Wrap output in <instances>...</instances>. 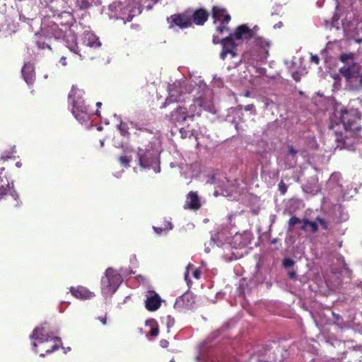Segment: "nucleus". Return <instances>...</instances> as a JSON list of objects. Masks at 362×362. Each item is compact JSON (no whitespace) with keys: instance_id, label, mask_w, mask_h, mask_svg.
<instances>
[{"instance_id":"39","label":"nucleus","mask_w":362,"mask_h":362,"mask_svg":"<svg viewBox=\"0 0 362 362\" xmlns=\"http://www.w3.org/2000/svg\"><path fill=\"white\" fill-rule=\"evenodd\" d=\"M10 194L14 198V199L16 201V206H18L19 205V202L18 201V194L17 193V192L16 191V189L13 188V186H12L11 188H10Z\"/></svg>"},{"instance_id":"21","label":"nucleus","mask_w":362,"mask_h":362,"mask_svg":"<svg viewBox=\"0 0 362 362\" xmlns=\"http://www.w3.org/2000/svg\"><path fill=\"white\" fill-rule=\"evenodd\" d=\"M201 207V202L197 192H190L185 202V208L197 210Z\"/></svg>"},{"instance_id":"45","label":"nucleus","mask_w":362,"mask_h":362,"mask_svg":"<svg viewBox=\"0 0 362 362\" xmlns=\"http://www.w3.org/2000/svg\"><path fill=\"white\" fill-rule=\"evenodd\" d=\"M168 344H169V342H168V341H167L166 339H161V340L160 341V346H161V347H163V348H166V347H168Z\"/></svg>"},{"instance_id":"7","label":"nucleus","mask_w":362,"mask_h":362,"mask_svg":"<svg viewBox=\"0 0 362 362\" xmlns=\"http://www.w3.org/2000/svg\"><path fill=\"white\" fill-rule=\"evenodd\" d=\"M74 94L75 92L71 90L68 96L69 100H71V112L78 121L83 123L90 119L88 107L86 105L84 100L81 98H78L76 100L74 98L71 99L74 96Z\"/></svg>"},{"instance_id":"35","label":"nucleus","mask_w":362,"mask_h":362,"mask_svg":"<svg viewBox=\"0 0 362 362\" xmlns=\"http://www.w3.org/2000/svg\"><path fill=\"white\" fill-rule=\"evenodd\" d=\"M231 19V17L230 15H226L224 16V19L222 20V22L220 23V25L221 26V28H223V30L225 31H229L230 29L228 27V23L230 22Z\"/></svg>"},{"instance_id":"11","label":"nucleus","mask_w":362,"mask_h":362,"mask_svg":"<svg viewBox=\"0 0 362 362\" xmlns=\"http://www.w3.org/2000/svg\"><path fill=\"white\" fill-rule=\"evenodd\" d=\"M122 12V14L119 19L122 20L124 23H126L132 21L134 17L141 14L142 8L136 4H129L125 1Z\"/></svg>"},{"instance_id":"26","label":"nucleus","mask_w":362,"mask_h":362,"mask_svg":"<svg viewBox=\"0 0 362 362\" xmlns=\"http://www.w3.org/2000/svg\"><path fill=\"white\" fill-rule=\"evenodd\" d=\"M45 329L44 327H36L30 338L31 339L37 340L39 343H43L49 341V337L45 334Z\"/></svg>"},{"instance_id":"3","label":"nucleus","mask_w":362,"mask_h":362,"mask_svg":"<svg viewBox=\"0 0 362 362\" xmlns=\"http://www.w3.org/2000/svg\"><path fill=\"white\" fill-rule=\"evenodd\" d=\"M64 16L71 19L70 13L64 12L58 15L57 21H54L49 18H45L42 21L40 30L35 33V44L38 49H47L51 51L50 41L52 39L64 38L67 31L71 32L70 22L67 21L66 23H63L60 21Z\"/></svg>"},{"instance_id":"42","label":"nucleus","mask_w":362,"mask_h":362,"mask_svg":"<svg viewBox=\"0 0 362 362\" xmlns=\"http://www.w3.org/2000/svg\"><path fill=\"white\" fill-rule=\"evenodd\" d=\"M279 189L281 194H284L286 192L287 187L283 181H281L279 184Z\"/></svg>"},{"instance_id":"24","label":"nucleus","mask_w":362,"mask_h":362,"mask_svg":"<svg viewBox=\"0 0 362 362\" xmlns=\"http://www.w3.org/2000/svg\"><path fill=\"white\" fill-rule=\"evenodd\" d=\"M83 42L88 47L97 48L101 46L99 38L93 33L85 32L83 37Z\"/></svg>"},{"instance_id":"2","label":"nucleus","mask_w":362,"mask_h":362,"mask_svg":"<svg viewBox=\"0 0 362 362\" xmlns=\"http://www.w3.org/2000/svg\"><path fill=\"white\" fill-rule=\"evenodd\" d=\"M203 110L215 113V107L213 103L205 98L199 97L193 100V103L189 107L177 105L165 119L175 126L188 127L189 122H193L196 117H200Z\"/></svg>"},{"instance_id":"49","label":"nucleus","mask_w":362,"mask_h":362,"mask_svg":"<svg viewBox=\"0 0 362 362\" xmlns=\"http://www.w3.org/2000/svg\"><path fill=\"white\" fill-rule=\"evenodd\" d=\"M201 276V272L198 269H196L193 272V276L195 278V279H199Z\"/></svg>"},{"instance_id":"51","label":"nucleus","mask_w":362,"mask_h":362,"mask_svg":"<svg viewBox=\"0 0 362 362\" xmlns=\"http://www.w3.org/2000/svg\"><path fill=\"white\" fill-rule=\"evenodd\" d=\"M311 61L313 62L315 64H318L320 59L317 56L315 55L311 57Z\"/></svg>"},{"instance_id":"22","label":"nucleus","mask_w":362,"mask_h":362,"mask_svg":"<svg viewBox=\"0 0 362 362\" xmlns=\"http://www.w3.org/2000/svg\"><path fill=\"white\" fill-rule=\"evenodd\" d=\"M294 259L286 255L284 256L281 261V268L284 269L288 275L290 280H294Z\"/></svg>"},{"instance_id":"64","label":"nucleus","mask_w":362,"mask_h":362,"mask_svg":"<svg viewBox=\"0 0 362 362\" xmlns=\"http://www.w3.org/2000/svg\"><path fill=\"white\" fill-rule=\"evenodd\" d=\"M262 362H279V361L263 360Z\"/></svg>"},{"instance_id":"50","label":"nucleus","mask_w":362,"mask_h":362,"mask_svg":"<svg viewBox=\"0 0 362 362\" xmlns=\"http://www.w3.org/2000/svg\"><path fill=\"white\" fill-rule=\"evenodd\" d=\"M255 108V106L253 104H249V105H247L245 107V111H251L253 109Z\"/></svg>"},{"instance_id":"4","label":"nucleus","mask_w":362,"mask_h":362,"mask_svg":"<svg viewBox=\"0 0 362 362\" xmlns=\"http://www.w3.org/2000/svg\"><path fill=\"white\" fill-rule=\"evenodd\" d=\"M148 141V144L144 148H138L136 156L139 165L142 168H152L155 173H160L159 151L156 148L154 142L149 139Z\"/></svg>"},{"instance_id":"19","label":"nucleus","mask_w":362,"mask_h":362,"mask_svg":"<svg viewBox=\"0 0 362 362\" xmlns=\"http://www.w3.org/2000/svg\"><path fill=\"white\" fill-rule=\"evenodd\" d=\"M254 38L255 45L259 47V59L261 60L266 59L269 55V48L271 45L270 42L262 37H255Z\"/></svg>"},{"instance_id":"56","label":"nucleus","mask_w":362,"mask_h":362,"mask_svg":"<svg viewBox=\"0 0 362 362\" xmlns=\"http://www.w3.org/2000/svg\"><path fill=\"white\" fill-rule=\"evenodd\" d=\"M99 320L103 324V325H106L107 323V318H106V316H105L104 317H98Z\"/></svg>"},{"instance_id":"23","label":"nucleus","mask_w":362,"mask_h":362,"mask_svg":"<svg viewBox=\"0 0 362 362\" xmlns=\"http://www.w3.org/2000/svg\"><path fill=\"white\" fill-rule=\"evenodd\" d=\"M70 291L74 297L79 299H90L94 296L93 293L83 286H78L77 288L71 287Z\"/></svg>"},{"instance_id":"9","label":"nucleus","mask_w":362,"mask_h":362,"mask_svg":"<svg viewBox=\"0 0 362 362\" xmlns=\"http://www.w3.org/2000/svg\"><path fill=\"white\" fill-rule=\"evenodd\" d=\"M167 21L170 24V28H172L173 25L181 29L189 28L192 25L190 14H188L187 11L183 13L172 15L167 18Z\"/></svg>"},{"instance_id":"34","label":"nucleus","mask_w":362,"mask_h":362,"mask_svg":"<svg viewBox=\"0 0 362 362\" xmlns=\"http://www.w3.org/2000/svg\"><path fill=\"white\" fill-rule=\"evenodd\" d=\"M339 60L344 64H350V62L354 61V54L352 52L343 53L340 55Z\"/></svg>"},{"instance_id":"18","label":"nucleus","mask_w":362,"mask_h":362,"mask_svg":"<svg viewBox=\"0 0 362 362\" xmlns=\"http://www.w3.org/2000/svg\"><path fill=\"white\" fill-rule=\"evenodd\" d=\"M22 76L28 85L33 84L35 79V69L33 64L25 62L21 69Z\"/></svg>"},{"instance_id":"29","label":"nucleus","mask_w":362,"mask_h":362,"mask_svg":"<svg viewBox=\"0 0 362 362\" xmlns=\"http://www.w3.org/2000/svg\"><path fill=\"white\" fill-rule=\"evenodd\" d=\"M65 42L66 47L70 49V51L81 56L76 42V35L74 33H71L70 35L67 36Z\"/></svg>"},{"instance_id":"48","label":"nucleus","mask_w":362,"mask_h":362,"mask_svg":"<svg viewBox=\"0 0 362 362\" xmlns=\"http://www.w3.org/2000/svg\"><path fill=\"white\" fill-rule=\"evenodd\" d=\"M213 43L214 45H216V44H218L220 43L221 44V40L219 39V37L216 35H214L213 36Z\"/></svg>"},{"instance_id":"12","label":"nucleus","mask_w":362,"mask_h":362,"mask_svg":"<svg viewBox=\"0 0 362 362\" xmlns=\"http://www.w3.org/2000/svg\"><path fill=\"white\" fill-rule=\"evenodd\" d=\"M221 45L222 46V50L220 53V58L222 60H224L228 54H230L232 57H235L238 55L237 50L239 42L232 41L231 37L223 38Z\"/></svg>"},{"instance_id":"55","label":"nucleus","mask_w":362,"mask_h":362,"mask_svg":"<svg viewBox=\"0 0 362 362\" xmlns=\"http://www.w3.org/2000/svg\"><path fill=\"white\" fill-rule=\"evenodd\" d=\"M216 31L219 34H223L224 33V30H223V28H221V26L220 25L216 28Z\"/></svg>"},{"instance_id":"25","label":"nucleus","mask_w":362,"mask_h":362,"mask_svg":"<svg viewBox=\"0 0 362 362\" xmlns=\"http://www.w3.org/2000/svg\"><path fill=\"white\" fill-rule=\"evenodd\" d=\"M124 5V2L121 1H115L111 3L109 6V15L111 18L119 19L122 14V7Z\"/></svg>"},{"instance_id":"10","label":"nucleus","mask_w":362,"mask_h":362,"mask_svg":"<svg viewBox=\"0 0 362 362\" xmlns=\"http://www.w3.org/2000/svg\"><path fill=\"white\" fill-rule=\"evenodd\" d=\"M279 347L276 342L272 341L266 344L258 351L259 356L261 358L259 361H279L277 358V352H279Z\"/></svg>"},{"instance_id":"43","label":"nucleus","mask_w":362,"mask_h":362,"mask_svg":"<svg viewBox=\"0 0 362 362\" xmlns=\"http://www.w3.org/2000/svg\"><path fill=\"white\" fill-rule=\"evenodd\" d=\"M59 345L54 344L50 349H49L46 351V354H51V353L55 351L56 350H57L59 349Z\"/></svg>"},{"instance_id":"44","label":"nucleus","mask_w":362,"mask_h":362,"mask_svg":"<svg viewBox=\"0 0 362 362\" xmlns=\"http://www.w3.org/2000/svg\"><path fill=\"white\" fill-rule=\"evenodd\" d=\"M153 228L154 231L156 232V233H157V234H161V233L163 231L168 230L166 228H163L161 227H156V226H153Z\"/></svg>"},{"instance_id":"14","label":"nucleus","mask_w":362,"mask_h":362,"mask_svg":"<svg viewBox=\"0 0 362 362\" xmlns=\"http://www.w3.org/2000/svg\"><path fill=\"white\" fill-rule=\"evenodd\" d=\"M252 240V234L245 231L243 233H236L233 236L229 245L235 248H243L249 245Z\"/></svg>"},{"instance_id":"36","label":"nucleus","mask_w":362,"mask_h":362,"mask_svg":"<svg viewBox=\"0 0 362 362\" xmlns=\"http://www.w3.org/2000/svg\"><path fill=\"white\" fill-rule=\"evenodd\" d=\"M117 129L123 136H129V133L128 132V127H125L122 122L117 125Z\"/></svg>"},{"instance_id":"15","label":"nucleus","mask_w":362,"mask_h":362,"mask_svg":"<svg viewBox=\"0 0 362 362\" xmlns=\"http://www.w3.org/2000/svg\"><path fill=\"white\" fill-rule=\"evenodd\" d=\"M195 296L189 291L176 298L174 304L175 308H192L195 303Z\"/></svg>"},{"instance_id":"59","label":"nucleus","mask_w":362,"mask_h":362,"mask_svg":"<svg viewBox=\"0 0 362 362\" xmlns=\"http://www.w3.org/2000/svg\"><path fill=\"white\" fill-rule=\"evenodd\" d=\"M131 28L133 29H138L139 28V24H132Z\"/></svg>"},{"instance_id":"40","label":"nucleus","mask_w":362,"mask_h":362,"mask_svg":"<svg viewBox=\"0 0 362 362\" xmlns=\"http://www.w3.org/2000/svg\"><path fill=\"white\" fill-rule=\"evenodd\" d=\"M175 324V319L171 315L167 316V322L166 325L168 329H170L171 327H173Z\"/></svg>"},{"instance_id":"16","label":"nucleus","mask_w":362,"mask_h":362,"mask_svg":"<svg viewBox=\"0 0 362 362\" xmlns=\"http://www.w3.org/2000/svg\"><path fill=\"white\" fill-rule=\"evenodd\" d=\"M129 124L132 128H134L139 131L138 132H135V135H136L140 142L144 143V139H146V137L147 141H148V139L152 140L154 139L153 136V133L151 130L142 127L139 123L135 122H130Z\"/></svg>"},{"instance_id":"38","label":"nucleus","mask_w":362,"mask_h":362,"mask_svg":"<svg viewBox=\"0 0 362 362\" xmlns=\"http://www.w3.org/2000/svg\"><path fill=\"white\" fill-rule=\"evenodd\" d=\"M316 221L323 229L327 230L328 228L329 223L324 218L317 217Z\"/></svg>"},{"instance_id":"52","label":"nucleus","mask_w":362,"mask_h":362,"mask_svg":"<svg viewBox=\"0 0 362 362\" xmlns=\"http://www.w3.org/2000/svg\"><path fill=\"white\" fill-rule=\"evenodd\" d=\"M215 179H216L215 175H212L209 177V180L207 181V182H208V183H210V184H214V183H215Z\"/></svg>"},{"instance_id":"46","label":"nucleus","mask_w":362,"mask_h":362,"mask_svg":"<svg viewBox=\"0 0 362 362\" xmlns=\"http://www.w3.org/2000/svg\"><path fill=\"white\" fill-rule=\"evenodd\" d=\"M284 63L288 69H291L294 65V60L293 59H291V61L285 60Z\"/></svg>"},{"instance_id":"1","label":"nucleus","mask_w":362,"mask_h":362,"mask_svg":"<svg viewBox=\"0 0 362 362\" xmlns=\"http://www.w3.org/2000/svg\"><path fill=\"white\" fill-rule=\"evenodd\" d=\"M361 117L354 110L341 109L330 118L329 129L333 132L336 148L353 150L358 141Z\"/></svg>"},{"instance_id":"27","label":"nucleus","mask_w":362,"mask_h":362,"mask_svg":"<svg viewBox=\"0 0 362 362\" xmlns=\"http://www.w3.org/2000/svg\"><path fill=\"white\" fill-rule=\"evenodd\" d=\"M289 228L287 231L286 236L285 238V243L287 245L288 247H293L294 243V235L293 229L294 228V216H291L288 221ZM293 248V247H292ZM293 249H291L292 250Z\"/></svg>"},{"instance_id":"30","label":"nucleus","mask_w":362,"mask_h":362,"mask_svg":"<svg viewBox=\"0 0 362 362\" xmlns=\"http://www.w3.org/2000/svg\"><path fill=\"white\" fill-rule=\"evenodd\" d=\"M102 4V0H77V4L81 9H88L93 4L100 5Z\"/></svg>"},{"instance_id":"17","label":"nucleus","mask_w":362,"mask_h":362,"mask_svg":"<svg viewBox=\"0 0 362 362\" xmlns=\"http://www.w3.org/2000/svg\"><path fill=\"white\" fill-rule=\"evenodd\" d=\"M192 23L197 25H203L208 20L209 13L204 8H199L194 11L190 15Z\"/></svg>"},{"instance_id":"28","label":"nucleus","mask_w":362,"mask_h":362,"mask_svg":"<svg viewBox=\"0 0 362 362\" xmlns=\"http://www.w3.org/2000/svg\"><path fill=\"white\" fill-rule=\"evenodd\" d=\"M211 12L212 18L214 19V23H216L217 21H220V23L222 22V20L224 19V16L229 15L226 8L217 6H213Z\"/></svg>"},{"instance_id":"5","label":"nucleus","mask_w":362,"mask_h":362,"mask_svg":"<svg viewBox=\"0 0 362 362\" xmlns=\"http://www.w3.org/2000/svg\"><path fill=\"white\" fill-rule=\"evenodd\" d=\"M187 83L183 82H175L169 86V95L162 104L161 108H165L168 105L173 103H184L186 101L185 95L188 93Z\"/></svg>"},{"instance_id":"60","label":"nucleus","mask_w":362,"mask_h":362,"mask_svg":"<svg viewBox=\"0 0 362 362\" xmlns=\"http://www.w3.org/2000/svg\"><path fill=\"white\" fill-rule=\"evenodd\" d=\"M277 241H278L277 238H273L272 240H270V243L275 244L277 243Z\"/></svg>"},{"instance_id":"33","label":"nucleus","mask_w":362,"mask_h":362,"mask_svg":"<svg viewBox=\"0 0 362 362\" xmlns=\"http://www.w3.org/2000/svg\"><path fill=\"white\" fill-rule=\"evenodd\" d=\"M129 151L127 149L124 150V154L120 156L118 158L120 164L125 167L129 168L130 166V162L132 160V155H129Z\"/></svg>"},{"instance_id":"20","label":"nucleus","mask_w":362,"mask_h":362,"mask_svg":"<svg viewBox=\"0 0 362 362\" xmlns=\"http://www.w3.org/2000/svg\"><path fill=\"white\" fill-rule=\"evenodd\" d=\"M161 303V299L158 293L153 291V295L148 296L145 301V307L148 311L157 310Z\"/></svg>"},{"instance_id":"8","label":"nucleus","mask_w":362,"mask_h":362,"mask_svg":"<svg viewBox=\"0 0 362 362\" xmlns=\"http://www.w3.org/2000/svg\"><path fill=\"white\" fill-rule=\"evenodd\" d=\"M228 37H231L233 42H242L244 40H248L254 37L253 30H251L247 24H243L235 28L234 32Z\"/></svg>"},{"instance_id":"57","label":"nucleus","mask_w":362,"mask_h":362,"mask_svg":"<svg viewBox=\"0 0 362 362\" xmlns=\"http://www.w3.org/2000/svg\"><path fill=\"white\" fill-rule=\"evenodd\" d=\"M282 25H283V23L281 22H279L278 23H276L274 25V28H275V29L280 28L282 27Z\"/></svg>"},{"instance_id":"61","label":"nucleus","mask_w":362,"mask_h":362,"mask_svg":"<svg viewBox=\"0 0 362 362\" xmlns=\"http://www.w3.org/2000/svg\"><path fill=\"white\" fill-rule=\"evenodd\" d=\"M33 349H34L35 352V353H37V349H36V348H37V344H36V342H33Z\"/></svg>"},{"instance_id":"41","label":"nucleus","mask_w":362,"mask_h":362,"mask_svg":"<svg viewBox=\"0 0 362 362\" xmlns=\"http://www.w3.org/2000/svg\"><path fill=\"white\" fill-rule=\"evenodd\" d=\"M305 225L306 226H310L311 230L313 232H315L317 230V225L316 222L307 221L306 223H305Z\"/></svg>"},{"instance_id":"37","label":"nucleus","mask_w":362,"mask_h":362,"mask_svg":"<svg viewBox=\"0 0 362 362\" xmlns=\"http://www.w3.org/2000/svg\"><path fill=\"white\" fill-rule=\"evenodd\" d=\"M10 188L11 187L9 184L6 185V187H0V199L3 198V197L7 194V192L10 190Z\"/></svg>"},{"instance_id":"63","label":"nucleus","mask_w":362,"mask_h":362,"mask_svg":"<svg viewBox=\"0 0 362 362\" xmlns=\"http://www.w3.org/2000/svg\"><path fill=\"white\" fill-rule=\"evenodd\" d=\"M358 77H360L359 83H360V85L362 86V72H361V73H360V75H359V76H358Z\"/></svg>"},{"instance_id":"31","label":"nucleus","mask_w":362,"mask_h":362,"mask_svg":"<svg viewBox=\"0 0 362 362\" xmlns=\"http://www.w3.org/2000/svg\"><path fill=\"white\" fill-rule=\"evenodd\" d=\"M146 326H149L151 327V331L149 332L148 334L151 337H156L158 335L159 333V327L158 325L157 322L154 319H149L147 320L145 322Z\"/></svg>"},{"instance_id":"54","label":"nucleus","mask_w":362,"mask_h":362,"mask_svg":"<svg viewBox=\"0 0 362 362\" xmlns=\"http://www.w3.org/2000/svg\"><path fill=\"white\" fill-rule=\"evenodd\" d=\"M60 63H61L63 66H66V57H61V59H60Z\"/></svg>"},{"instance_id":"47","label":"nucleus","mask_w":362,"mask_h":362,"mask_svg":"<svg viewBox=\"0 0 362 362\" xmlns=\"http://www.w3.org/2000/svg\"><path fill=\"white\" fill-rule=\"evenodd\" d=\"M285 289L287 290L288 291H289L291 293H293V286L291 284H288V282H286V287H285Z\"/></svg>"},{"instance_id":"58","label":"nucleus","mask_w":362,"mask_h":362,"mask_svg":"<svg viewBox=\"0 0 362 362\" xmlns=\"http://www.w3.org/2000/svg\"><path fill=\"white\" fill-rule=\"evenodd\" d=\"M51 340H54V341H59L62 344V339H61L60 337H55L53 339H52Z\"/></svg>"},{"instance_id":"53","label":"nucleus","mask_w":362,"mask_h":362,"mask_svg":"<svg viewBox=\"0 0 362 362\" xmlns=\"http://www.w3.org/2000/svg\"><path fill=\"white\" fill-rule=\"evenodd\" d=\"M288 151L291 155L294 156V146L292 145L288 146Z\"/></svg>"},{"instance_id":"13","label":"nucleus","mask_w":362,"mask_h":362,"mask_svg":"<svg viewBox=\"0 0 362 362\" xmlns=\"http://www.w3.org/2000/svg\"><path fill=\"white\" fill-rule=\"evenodd\" d=\"M361 66L355 61L350 62V64H344L339 69V73L347 81L351 78H356L360 75Z\"/></svg>"},{"instance_id":"6","label":"nucleus","mask_w":362,"mask_h":362,"mask_svg":"<svg viewBox=\"0 0 362 362\" xmlns=\"http://www.w3.org/2000/svg\"><path fill=\"white\" fill-rule=\"evenodd\" d=\"M122 281L121 275L114 269L109 267L101 280L102 289L106 294H112L117 290Z\"/></svg>"},{"instance_id":"32","label":"nucleus","mask_w":362,"mask_h":362,"mask_svg":"<svg viewBox=\"0 0 362 362\" xmlns=\"http://www.w3.org/2000/svg\"><path fill=\"white\" fill-rule=\"evenodd\" d=\"M229 328V323L226 322L223 326H221L219 329L213 332L207 338L209 341H212L215 340L220 334L224 332Z\"/></svg>"},{"instance_id":"62","label":"nucleus","mask_w":362,"mask_h":362,"mask_svg":"<svg viewBox=\"0 0 362 362\" xmlns=\"http://www.w3.org/2000/svg\"><path fill=\"white\" fill-rule=\"evenodd\" d=\"M258 72H259V74H264V72H265V69H264L261 68V69H259V70L258 71Z\"/></svg>"}]
</instances>
